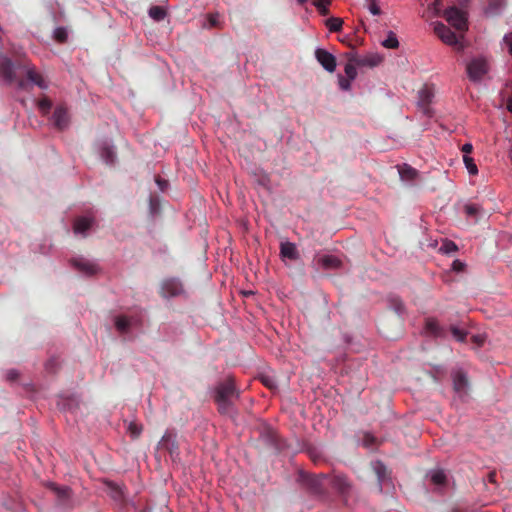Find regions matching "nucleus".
Masks as SVG:
<instances>
[{
  "label": "nucleus",
  "mask_w": 512,
  "mask_h": 512,
  "mask_svg": "<svg viewBox=\"0 0 512 512\" xmlns=\"http://www.w3.org/2000/svg\"><path fill=\"white\" fill-rule=\"evenodd\" d=\"M465 213L468 217H477L481 212V207L477 204H467L464 207Z\"/></svg>",
  "instance_id": "obj_31"
},
{
  "label": "nucleus",
  "mask_w": 512,
  "mask_h": 512,
  "mask_svg": "<svg viewBox=\"0 0 512 512\" xmlns=\"http://www.w3.org/2000/svg\"><path fill=\"white\" fill-rule=\"evenodd\" d=\"M503 5H504V0H492L490 2L489 7L498 9V8H501Z\"/></svg>",
  "instance_id": "obj_48"
},
{
  "label": "nucleus",
  "mask_w": 512,
  "mask_h": 512,
  "mask_svg": "<svg viewBox=\"0 0 512 512\" xmlns=\"http://www.w3.org/2000/svg\"><path fill=\"white\" fill-rule=\"evenodd\" d=\"M351 81H352V79H350V78H345L342 75H338L339 86L344 91L350 90V88H351Z\"/></svg>",
  "instance_id": "obj_38"
},
{
  "label": "nucleus",
  "mask_w": 512,
  "mask_h": 512,
  "mask_svg": "<svg viewBox=\"0 0 512 512\" xmlns=\"http://www.w3.org/2000/svg\"><path fill=\"white\" fill-rule=\"evenodd\" d=\"M431 480L436 485H443L446 481V475L443 471H435L431 476Z\"/></svg>",
  "instance_id": "obj_33"
},
{
  "label": "nucleus",
  "mask_w": 512,
  "mask_h": 512,
  "mask_svg": "<svg viewBox=\"0 0 512 512\" xmlns=\"http://www.w3.org/2000/svg\"><path fill=\"white\" fill-rule=\"evenodd\" d=\"M495 477H496V473L495 472H490L489 473V481L490 482H495Z\"/></svg>",
  "instance_id": "obj_53"
},
{
  "label": "nucleus",
  "mask_w": 512,
  "mask_h": 512,
  "mask_svg": "<svg viewBox=\"0 0 512 512\" xmlns=\"http://www.w3.org/2000/svg\"><path fill=\"white\" fill-rule=\"evenodd\" d=\"M93 219L88 217H78L74 221L73 230L77 234H85L92 227Z\"/></svg>",
  "instance_id": "obj_18"
},
{
  "label": "nucleus",
  "mask_w": 512,
  "mask_h": 512,
  "mask_svg": "<svg viewBox=\"0 0 512 512\" xmlns=\"http://www.w3.org/2000/svg\"><path fill=\"white\" fill-rule=\"evenodd\" d=\"M367 7L373 15H380L381 9L378 5V0H366Z\"/></svg>",
  "instance_id": "obj_36"
},
{
  "label": "nucleus",
  "mask_w": 512,
  "mask_h": 512,
  "mask_svg": "<svg viewBox=\"0 0 512 512\" xmlns=\"http://www.w3.org/2000/svg\"><path fill=\"white\" fill-rule=\"evenodd\" d=\"M451 332L453 336L460 342H464L466 339V332L462 329H459L457 327H451Z\"/></svg>",
  "instance_id": "obj_39"
},
{
  "label": "nucleus",
  "mask_w": 512,
  "mask_h": 512,
  "mask_svg": "<svg viewBox=\"0 0 512 512\" xmlns=\"http://www.w3.org/2000/svg\"><path fill=\"white\" fill-rule=\"evenodd\" d=\"M434 32L445 44L458 46L459 50L462 49L457 35L445 24L437 22L434 26Z\"/></svg>",
  "instance_id": "obj_5"
},
{
  "label": "nucleus",
  "mask_w": 512,
  "mask_h": 512,
  "mask_svg": "<svg viewBox=\"0 0 512 512\" xmlns=\"http://www.w3.org/2000/svg\"><path fill=\"white\" fill-rule=\"evenodd\" d=\"M447 22L457 31L463 32L467 29V21L464 14L457 8L453 7L445 11Z\"/></svg>",
  "instance_id": "obj_6"
},
{
  "label": "nucleus",
  "mask_w": 512,
  "mask_h": 512,
  "mask_svg": "<svg viewBox=\"0 0 512 512\" xmlns=\"http://www.w3.org/2000/svg\"><path fill=\"white\" fill-rule=\"evenodd\" d=\"M5 377L8 382H11V383L16 382L19 378V372L15 369H10L6 372Z\"/></svg>",
  "instance_id": "obj_42"
},
{
  "label": "nucleus",
  "mask_w": 512,
  "mask_h": 512,
  "mask_svg": "<svg viewBox=\"0 0 512 512\" xmlns=\"http://www.w3.org/2000/svg\"><path fill=\"white\" fill-rule=\"evenodd\" d=\"M239 397V391L235 386V380L229 376L219 382L215 387L214 400L221 414H231L234 410V399Z\"/></svg>",
  "instance_id": "obj_2"
},
{
  "label": "nucleus",
  "mask_w": 512,
  "mask_h": 512,
  "mask_svg": "<svg viewBox=\"0 0 512 512\" xmlns=\"http://www.w3.org/2000/svg\"><path fill=\"white\" fill-rule=\"evenodd\" d=\"M331 4V0H315L314 5L319 11V13L323 16L329 14V5Z\"/></svg>",
  "instance_id": "obj_26"
},
{
  "label": "nucleus",
  "mask_w": 512,
  "mask_h": 512,
  "mask_svg": "<svg viewBox=\"0 0 512 512\" xmlns=\"http://www.w3.org/2000/svg\"><path fill=\"white\" fill-rule=\"evenodd\" d=\"M55 39L60 42L64 43L67 40V32L64 28H57L54 33Z\"/></svg>",
  "instance_id": "obj_40"
},
{
  "label": "nucleus",
  "mask_w": 512,
  "mask_h": 512,
  "mask_svg": "<svg viewBox=\"0 0 512 512\" xmlns=\"http://www.w3.org/2000/svg\"><path fill=\"white\" fill-rule=\"evenodd\" d=\"M52 120L58 130L65 129L69 124L67 109L62 105L57 106L53 112Z\"/></svg>",
  "instance_id": "obj_11"
},
{
  "label": "nucleus",
  "mask_w": 512,
  "mask_h": 512,
  "mask_svg": "<svg viewBox=\"0 0 512 512\" xmlns=\"http://www.w3.org/2000/svg\"><path fill=\"white\" fill-rule=\"evenodd\" d=\"M38 107L43 115H48L52 108V102L49 98L43 97L38 101Z\"/></svg>",
  "instance_id": "obj_29"
},
{
  "label": "nucleus",
  "mask_w": 512,
  "mask_h": 512,
  "mask_svg": "<svg viewBox=\"0 0 512 512\" xmlns=\"http://www.w3.org/2000/svg\"><path fill=\"white\" fill-rule=\"evenodd\" d=\"M316 261L319 266L327 270H335L342 267V261L334 255H318Z\"/></svg>",
  "instance_id": "obj_12"
},
{
  "label": "nucleus",
  "mask_w": 512,
  "mask_h": 512,
  "mask_svg": "<svg viewBox=\"0 0 512 512\" xmlns=\"http://www.w3.org/2000/svg\"><path fill=\"white\" fill-rule=\"evenodd\" d=\"M56 366H57V360L56 359H50L47 363H46V369L50 372H55L56 371Z\"/></svg>",
  "instance_id": "obj_46"
},
{
  "label": "nucleus",
  "mask_w": 512,
  "mask_h": 512,
  "mask_svg": "<svg viewBox=\"0 0 512 512\" xmlns=\"http://www.w3.org/2000/svg\"><path fill=\"white\" fill-rule=\"evenodd\" d=\"M219 17H220V15L218 13L209 14L207 16V20L209 22V27H219L220 26Z\"/></svg>",
  "instance_id": "obj_41"
},
{
  "label": "nucleus",
  "mask_w": 512,
  "mask_h": 512,
  "mask_svg": "<svg viewBox=\"0 0 512 512\" xmlns=\"http://www.w3.org/2000/svg\"><path fill=\"white\" fill-rule=\"evenodd\" d=\"M393 302L395 303V310L400 313L403 309V303L398 299H393Z\"/></svg>",
  "instance_id": "obj_50"
},
{
  "label": "nucleus",
  "mask_w": 512,
  "mask_h": 512,
  "mask_svg": "<svg viewBox=\"0 0 512 512\" xmlns=\"http://www.w3.org/2000/svg\"><path fill=\"white\" fill-rule=\"evenodd\" d=\"M115 327L117 331L121 334H126L129 332L132 327V322L126 315H118L114 320Z\"/></svg>",
  "instance_id": "obj_19"
},
{
  "label": "nucleus",
  "mask_w": 512,
  "mask_h": 512,
  "mask_svg": "<svg viewBox=\"0 0 512 512\" xmlns=\"http://www.w3.org/2000/svg\"><path fill=\"white\" fill-rule=\"evenodd\" d=\"M129 319L132 322V326H141L142 325V319L139 315H132L129 317Z\"/></svg>",
  "instance_id": "obj_47"
},
{
  "label": "nucleus",
  "mask_w": 512,
  "mask_h": 512,
  "mask_svg": "<svg viewBox=\"0 0 512 512\" xmlns=\"http://www.w3.org/2000/svg\"><path fill=\"white\" fill-rule=\"evenodd\" d=\"M72 265L86 275H93L97 272V265L85 259H73Z\"/></svg>",
  "instance_id": "obj_14"
},
{
  "label": "nucleus",
  "mask_w": 512,
  "mask_h": 512,
  "mask_svg": "<svg viewBox=\"0 0 512 512\" xmlns=\"http://www.w3.org/2000/svg\"><path fill=\"white\" fill-rule=\"evenodd\" d=\"M458 250L457 245L450 240H444L442 245L439 248V251L444 254H451L453 252H456Z\"/></svg>",
  "instance_id": "obj_27"
},
{
  "label": "nucleus",
  "mask_w": 512,
  "mask_h": 512,
  "mask_svg": "<svg viewBox=\"0 0 512 512\" xmlns=\"http://www.w3.org/2000/svg\"><path fill=\"white\" fill-rule=\"evenodd\" d=\"M382 45L385 47V48H388V49H396L399 47V41L397 39V36L394 32L392 31H389L388 35H387V38L382 41Z\"/></svg>",
  "instance_id": "obj_24"
},
{
  "label": "nucleus",
  "mask_w": 512,
  "mask_h": 512,
  "mask_svg": "<svg viewBox=\"0 0 512 512\" xmlns=\"http://www.w3.org/2000/svg\"><path fill=\"white\" fill-rule=\"evenodd\" d=\"M301 478L313 494L322 495L325 493L323 481L328 478L326 474H301Z\"/></svg>",
  "instance_id": "obj_3"
},
{
  "label": "nucleus",
  "mask_w": 512,
  "mask_h": 512,
  "mask_svg": "<svg viewBox=\"0 0 512 512\" xmlns=\"http://www.w3.org/2000/svg\"><path fill=\"white\" fill-rule=\"evenodd\" d=\"M425 331L435 337L442 336L444 330L440 327L438 321L434 318H428L425 323Z\"/></svg>",
  "instance_id": "obj_21"
},
{
  "label": "nucleus",
  "mask_w": 512,
  "mask_h": 512,
  "mask_svg": "<svg viewBox=\"0 0 512 512\" xmlns=\"http://www.w3.org/2000/svg\"><path fill=\"white\" fill-rule=\"evenodd\" d=\"M159 446L168 451L173 461L177 460L179 458V446L178 442L176 440V435L171 432H166L160 442Z\"/></svg>",
  "instance_id": "obj_7"
},
{
  "label": "nucleus",
  "mask_w": 512,
  "mask_h": 512,
  "mask_svg": "<svg viewBox=\"0 0 512 512\" xmlns=\"http://www.w3.org/2000/svg\"><path fill=\"white\" fill-rule=\"evenodd\" d=\"M383 58L377 53H370L360 58V64L361 66L366 67H376L382 62Z\"/></svg>",
  "instance_id": "obj_20"
},
{
  "label": "nucleus",
  "mask_w": 512,
  "mask_h": 512,
  "mask_svg": "<svg viewBox=\"0 0 512 512\" xmlns=\"http://www.w3.org/2000/svg\"><path fill=\"white\" fill-rule=\"evenodd\" d=\"M157 183L162 187V181H160L159 179L157 180Z\"/></svg>",
  "instance_id": "obj_55"
},
{
  "label": "nucleus",
  "mask_w": 512,
  "mask_h": 512,
  "mask_svg": "<svg viewBox=\"0 0 512 512\" xmlns=\"http://www.w3.org/2000/svg\"><path fill=\"white\" fill-rule=\"evenodd\" d=\"M306 1H307V0H298V2H299L300 4H303V3H305Z\"/></svg>",
  "instance_id": "obj_54"
},
{
  "label": "nucleus",
  "mask_w": 512,
  "mask_h": 512,
  "mask_svg": "<svg viewBox=\"0 0 512 512\" xmlns=\"http://www.w3.org/2000/svg\"><path fill=\"white\" fill-rule=\"evenodd\" d=\"M463 161H464V164L468 170V172L471 174V175H476L478 173V168L474 162V159L468 155H464L463 156Z\"/></svg>",
  "instance_id": "obj_30"
},
{
  "label": "nucleus",
  "mask_w": 512,
  "mask_h": 512,
  "mask_svg": "<svg viewBox=\"0 0 512 512\" xmlns=\"http://www.w3.org/2000/svg\"><path fill=\"white\" fill-rule=\"evenodd\" d=\"M400 173L402 177L413 179L416 176L417 171L411 167H406L402 171H400Z\"/></svg>",
  "instance_id": "obj_43"
},
{
  "label": "nucleus",
  "mask_w": 512,
  "mask_h": 512,
  "mask_svg": "<svg viewBox=\"0 0 512 512\" xmlns=\"http://www.w3.org/2000/svg\"><path fill=\"white\" fill-rule=\"evenodd\" d=\"M106 485L109 491V495L113 500L120 504L125 502V493L120 485L112 481L106 482Z\"/></svg>",
  "instance_id": "obj_16"
},
{
  "label": "nucleus",
  "mask_w": 512,
  "mask_h": 512,
  "mask_svg": "<svg viewBox=\"0 0 512 512\" xmlns=\"http://www.w3.org/2000/svg\"><path fill=\"white\" fill-rule=\"evenodd\" d=\"M453 388L461 397L468 394L469 380L464 371L458 370L453 374Z\"/></svg>",
  "instance_id": "obj_9"
},
{
  "label": "nucleus",
  "mask_w": 512,
  "mask_h": 512,
  "mask_svg": "<svg viewBox=\"0 0 512 512\" xmlns=\"http://www.w3.org/2000/svg\"><path fill=\"white\" fill-rule=\"evenodd\" d=\"M472 150H473V146L470 143H465L462 146V152L464 153V155H468L469 153L472 152Z\"/></svg>",
  "instance_id": "obj_49"
},
{
  "label": "nucleus",
  "mask_w": 512,
  "mask_h": 512,
  "mask_svg": "<svg viewBox=\"0 0 512 512\" xmlns=\"http://www.w3.org/2000/svg\"><path fill=\"white\" fill-rule=\"evenodd\" d=\"M371 465H372L373 471L375 472V474L377 476L380 490H381L382 484L389 478V471H388L387 467L384 465V463L379 460L372 462Z\"/></svg>",
  "instance_id": "obj_15"
},
{
  "label": "nucleus",
  "mask_w": 512,
  "mask_h": 512,
  "mask_svg": "<svg viewBox=\"0 0 512 512\" xmlns=\"http://www.w3.org/2000/svg\"><path fill=\"white\" fill-rule=\"evenodd\" d=\"M280 254L282 257L288 258L290 260H297L299 258V253L297 251L296 245L291 242L281 243Z\"/></svg>",
  "instance_id": "obj_17"
},
{
  "label": "nucleus",
  "mask_w": 512,
  "mask_h": 512,
  "mask_svg": "<svg viewBox=\"0 0 512 512\" xmlns=\"http://www.w3.org/2000/svg\"><path fill=\"white\" fill-rule=\"evenodd\" d=\"M504 40L508 44L509 51H510V53L512 55V32L510 34L506 35Z\"/></svg>",
  "instance_id": "obj_51"
},
{
  "label": "nucleus",
  "mask_w": 512,
  "mask_h": 512,
  "mask_svg": "<svg viewBox=\"0 0 512 512\" xmlns=\"http://www.w3.org/2000/svg\"><path fill=\"white\" fill-rule=\"evenodd\" d=\"M466 70L470 80L478 81L488 72V64L484 58H474L467 64Z\"/></svg>",
  "instance_id": "obj_4"
},
{
  "label": "nucleus",
  "mask_w": 512,
  "mask_h": 512,
  "mask_svg": "<svg viewBox=\"0 0 512 512\" xmlns=\"http://www.w3.org/2000/svg\"><path fill=\"white\" fill-rule=\"evenodd\" d=\"M262 383L268 387L269 389H274L276 388V384L274 382V380L268 376H263L262 377Z\"/></svg>",
  "instance_id": "obj_44"
},
{
  "label": "nucleus",
  "mask_w": 512,
  "mask_h": 512,
  "mask_svg": "<svg viewBox=\"0 0 512 512\" xmlns=\"http://www.w3.org/2000/svg\"><path fill=\"white\" fill-rule=\"evenodd\" d=\"M315 57L326 71L330 73L335 71L337 63L333 54L325 49L318 48L315 51Z\"/></svg>",
  "instance_id": "obj_8"
},
{
  "label": "nucleus",
  "mask_w": 512,
  "mask_h": 512,
  "mask_svg": "<svg viewBox=\"0 0 512 512\" xmlns=\"http://www.w3.org/2000/svg\"><path fill=\"white\" fill-rule=\"evenodd\" d=\"M452 269L456 272H462L465 269V264L460 260H454L452 263Z\"/></svg>",
  "instance_id": "obj_45"
},
{
  "label": "nucleus",
  "mask_w": 512,
  "mask_h": 512,
  "mask_svg": "<svg viewBox=\"0 0 512 512\" xmlns=\"http://www.w3.org/2000/svg\"><path fill=\"white\" fill-rule=\"evenodd\" d=\"M161 292L164 297H175L183 292L182 283L176 279H167L162 283Z\"/></svg>",
  "instance_id": "obj_10"
},
{
  "label": "nucleus",
  "mask_w": 512,
  "mask_h": 512,
  "mask_svg": "<svg viewBox=\"0 0 512 512\" xmlns=\"http://www.w3.org/2000/svg\"><path fill=\"white\" fill-rule=\"evenodd\" d=\"M345 57L347 58V63H353V64H357V66H359L361 56H359L354 51V49H352L350 52L345 53Z\"/></svg>",
  "instance_id": "obj_37"
},
{
  "label": "nucleus",
  "mask_w": 512,
  "mask_h": 512,
  "mask_svg": "<svg viewBox=\"0 0 512 512\" xmlns=\"http://www.w3.org/2000/svg\"><path fill=\"white\" fill-rule=\"evenodd\" d=\"M356 66H357V64L346 63L344 71H345L347 78H350L352 80H354L356 78V76H357Z\"/></svg>",
  "instance_id": "obj_34"
},
{
  "label": "nucleus",
  "mask_w": 512,
  "mask_h": 512,
  "mask_svg": "<svg viewBox=\"0 0 512 512\" xmlns=\"http://www.w3.org/2000/svg\"><path fill=\"white\" fill-rule=\"evenodd\" d=\"M128 432L133 439H136L142 433V426L135 422H130L128 425Z\"/></svg>",
  "instance_id": "obj_32"
},
{
  "label": "nucleus",
  "mask_w": 512,
  "mask_h": 512,
  "mask_svg": "<svg viewBox=\"0 0 512 512\" xmlns=\"http://www.w3.org/2000/svg\"><path fill=\"white\" fill-rule=\"evenodd\" d=\"M432 97L433 93L428 87H424L419 92V103L423 107L425 112L427 110V106L431 102Z\"/></svg>",
  "instance_id": "obj_22"
},
{
  "label": "nucleus",
  "mask_w": 512,
  "mask_h": 512,
  "mask_svg": "<svg viewBox=\"0 0 512 512\" xmlns=\"http://www.w3.org/2000/svg\"><path fill=\"white\" fill-rule=\"evenodd\" d=\"M343 25V20L337 17H331L327 19L326 26L331 32H338L341 30Z\"/></svg>",
  "instance_id": "obj_25"
},
{
  "label": "nucleus",
  "mask_w": 512,
  "mask_h": 512,
  "mask_svg": "<svg viewBox=\"0 0 512 512\" xmlns=\"http://www.w3.org/2000/svg\"><path fill=\"white\" fill-rule=\"evenodd\" d=\"M149 16L155 21H162L166 16V11L161 6H152L149 9Z\"/></svg>",
  "instance_id": "obj_23"
},
{
  "label": "nucleus",
  "mask_w": 512,
  "mask_h": 512,
  "mask_svg": "<svg viewBox=\"0 0 512 512\" xmlns=\"http://www.w3.org/2000/svg\"><path fill=\"white\" fill-rule=\"evenodd\" d=\"M0 77L6 84L15 83L21 90H29L31 85H36L40 89L48 88V83L44 77L27 61L14 65L9 58L2 57Z\"/></svg>",
  "instance_id": "obj_1"
},
{
  "label": "nucleus",
  "mask_w": 512,
  "mask_h": 512,
  "mask_svg": "<svg viewBox=\"0 0 512 512\" xmlns=\"http://www.w3.org/2000/svg\"><path fill=\"white\" fill-rule=\"evenodd\" d=\"M331 484L339 493L346 494L351 488V484L347 477L342 474H335L331 478Z\"/></svg>",
  "instance_id": "obj_13"
},
{
  "label": "nucleus",
  "mask_w": 512,
  "mask_h": 512,
  "mask_svg": "<svg viewBox=\"0 0 512 512\" xmlns=\"http://www.w3.org/2000/svg\"><path fill=\"white\" fill-rule=\"evenodd\" d=\"M49 487L55 492V494L61 498L66 499L69 497L70 489L68 487H58L56 484L51 483Z\"/></svg>",
  "instance_id": "obj_28"
},
{
  "label": "nucleus",
  "mask_w": 512,
  "mask_h": 512,
  "mask_svg": "<svg viewBox=\"0 0 512 512\" xmlns=\"http://www.w3.org/2000/svg\"><path fill=\"white\" fill-rule=\"evenodd\" d=\"M507 109L512 113V97H509L507 100Z\"/></svg>",
  "instance_id": "obj_52"
},
{
  "label": "nucleus",
  "mask_w": 512,
  "mask_h": 512,
  "mask_svg": "<svg viewBox=\"0 0 512 512\" xmlns=\"http://www.w3.org/2000/svg\"><path fill=\"white\" fill-rule=\"evenodd\" d=\"M102 157L107 163H113L115 160V152L110 147H105L102 150Z\"/></svg>",
  "instance_id": "obj_35"
}]
</instances>
